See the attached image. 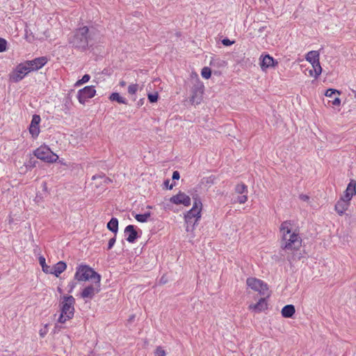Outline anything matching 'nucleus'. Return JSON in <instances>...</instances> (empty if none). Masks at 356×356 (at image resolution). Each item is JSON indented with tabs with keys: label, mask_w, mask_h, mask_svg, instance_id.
Wrapping results in <instances>:
<instances>
[{
	"label": "nucleus",
	"mask_w": 356,
	"mask_h": 356,
	"mask_svg": "<svg viewBox=\"0 0 356 356\" xmlns=\"http://www.w3.org/2000/svg\"><path fill=\"white\" fill-rule=\"evenodd\" d=\"M305 58L311 64L319 63V53L317 51H310L306 55Z\"/></svg>",
	"instance_id": "obj_24"
},
{
	"label": "nucleus",
	"mask_w": 356,
	"mask_h": 356,
	"mask_svg": "<svg viewBox=\"0 0 356 356\" xmlns=\"http://www.w3.org/2000/svg\"><path fill=\"white\" fill-rule=\"evenodd\" d=\"M39 263H40L41 268H42L43 272L47 273L49 272V270H50L51 267L48 266L47 265V264L45 263V259L44 258L43 256L40 257Z\"/></svg>",
	"instance_id": "obj_30"
},
{
	"label": "nucleus",
	"mask_w": 356,
	"mask_h": 356,
	"mask_svg": "<svg viewBox=\"0 0 356 356\" xmlns=\"http://www.w3.org/2000/svg\"><path fill=\"white\" fill-rule=\"evenodd\" d=\"M306 71H308V73H309V75L311 76H314V70L311 68V69H307Z\"/></svg>",
	"instance_id": "obj_46"
},
{
	"label": "nucleus",
	"mask_w": 356,
	"mask_h": 356,
	"mask_svg": "<svg viewBox=\"0 0 356 356\" xmlns=\"http://www.w3.org/2000/svg\"><path fill=\"white\" fill-rule=\"evenodd\" d=\"M74 303H76V300L72 296H63V300L60 302V314H59L58 318V323H65V322L73 318Z\"/></svg>",
	"instance_id": "obj_2"
},
{
	"label": "nucleus",
	"mask_w": 356,
	"mask_h": 356,
	"mask_svg": "<svg viewBox=\"0 0 356 356\" xmlns=\"http://www.w3.org/2000/svg\"><path fill=\"white\" fill-rule=\"evenodd\" d=\"M179 179V173L178 171H175L172 172V179L173 180H175V179Z\"/></svg>",
	"instance_id": "obj_42"
},
{
	"label": "nucleus",
	"mask_w": 356,
	"mask_h": 356,
	"mask_svg": "<svg viewBox=\"0 0 356 356\" xmlns=\"http://www.w3.org/2000/svg\"><path fill=\"white\" fill-rule=\"evenodd\" d=\"M74 279L79 282H87L90 280L101 281L102 276L88 265L80 264L76 268Z\"/></svg>",
	"instance_id": "obj_4"
},
{
	"label": "nucleus",
	"mask_w": 356,
	"mask_h": 356,
	"mask_svg": "<svg viewBox=\"0 0 356 356\" xmlns=\"http://www.w3.org/2000/svg\"><path fill=\"white\" fill-rule=\"evenodd\" d=\"M355 186L356 181L354 179H350L348 185H347L346 189L345 191V194H343L341 198L347 200H350L356 193Z\"/></svg>",
	"instance_id": "obj_17"
},
{
	"label": "nucleus",
	"mask_w": 356,
	"mask_h": 356,
	"mask_svg": "<svg viewBox=\"0 0 356 356\" xmlns=\"http://www.w3.org/2000/svg\"><path fill=\"white\" fill-rule=\"evenodd\" d=\"M260 60V66L262 70H266L267 68L274 66V59L269 55H266L264 57L261 56Z\"/></svg>",
	"instance_id": "obj_22"
},
{
	"label": "nucleus",
	"mask_w": 356,
	"mask_h": 356,
	"mask_svg": "<svg viewBox=\"0 0 356 356\" xmlns=\"http://www.w3.org/2000/svg\"><path fill=\"white\" fill-rule=\"evenodd\" d=\"M235 191L238 194L243 195L238 196L236 202L240 204H244L248 200V187L244 184L241 183L236 186Z\"/></svg>",
	"instance_id": "obj_11"
},
{
	"label": "nucleus",
	"mask_w": 356,
	"mask_h": 356,
	"mask_svg": "<svg viewBox=\"0 0 356 356\" xmlns=\"http://www.w3.org/2000/svg\"><path fill=\"white\" fill-rule=\"evenodd\" d=\"M151 216V213L149 211H147L143 214H136L135 215L134 218L136 221L139 222H146L147 220H149V218Z\"/></svg>",
	"instance_id": "obj_27"
},
{
	"label": "nucleus",
	"mask_w": 356,
	"mask_h": 356,
	"mask_svg": "<svg viewBox=\"0 0 356 356\" xmlns=\"http://www.w3.org/2000/svg\"><path fill=\"white\" fill-rule=\"evenodd\" d=\"M139 89V85L137 83H131L128 86L127 92L130 95H134Z\"/></svg>",
	"instance_id": "obj_29"
},
{
	"label": "nucleus",
	"mask_w": 356,
	"mask_h": 356,
	"mask_svg": "<svg viewBox=\"0 0 356 356\" xmlns=\"http://www.w3.org/2000/svg\"><path fill=\"white\" fill-rule=\"evenodd\" d=\"M124 233L125 239L131 243H134L136 239L138 237V232H136L134 225H130L125 227Z\"/></svg>",
	"instance_id": "obj_15"
},
{
	"label": "nucleus",
	"mask_w": 356,
	"mask_h": 356,
	"mask_svg": "<svg viewBox=\"0 0 356 356\" xmlns=\"http://www.w3.org/2000/svg\"><path fill=\"white\" fill-rule=\"evenodd\" d=\"M155 356H165V352L161 346H159L155 350Z\"/></svg>",
	"instance_id": "obj_37"
},
{
	"label": "nucleus",
	"mask_w": 356,
	"mask_h": 356,
	"mask_svg": "<svg viewBox=\"0 0 356 356\" xmlns=\"http://www.w3.org/2000/svg\"><path fill=\"white\" fill-rule=\"evenodd\" d=\"M312 65V69L314 72V77L316 79L322 72V67L320 65V62L317 63H313Z\"/></svg>",
	"instance_id": "obj_28"
},
{
	"label": "nucleus",
	"mask_w": 356,
	"mask_h": 356,
	"mask_svg": "<svg viewBox=\"0 0 356 356\" xmlns=\"http://www.w3.org/2000/svg\"><path fill=\"white\" fill-rule=\"evenodd\" d=\"M30 70L26 63L19 64L16 68L10 74V81L13 83H17L30 72Z\"/></svg>",
	"instance_id": "obj_8"
},
{
	"label": "nucleus",
	"mask_w": 356,
	"mask_h": 356,
	"mask_svg": "<svg viewBox=\"0 0 356 356\" xmlns=\"http://www.w3.org/2000/svg\"><path fill=\"white\" fill-rule=\"evenodd\" d=\"M350 201L346 199L341 198L335 204V211L338 214L342 216L345 211L348 209L350 205Z\"/></svg>",
	"instance_id": "obj_20"
},
{
	"label": "nucleus",
	"mask_w": 356,
	"mask_h": 356,
	"mask_svg": "<svg viewBox=\"0 0 356 356\" xmlns=\"http://www.w3.org/2000/svg\"><path fill=\"white\" fill-rule=\"evenodd\" d=\"M115 242L116 238L115 236L111 238L110 240L108 241V249L111 250Z\"/></svg>",
	"instance_id": "obj_38"
},
{
	"label": "nucleus",
	"mask_w": 356,
	"mask_h": 356,
	"mask_svg": "<svg viewBox=\"0 0 356 356\" xmlns=\"http://www.w3.org/2000/svg\"><path fill=\"white\" fill-rule=\"evenodd\" d=\"M99 291H101V281H95L93 284L85 286L81 292L80 296L87 301L93 299Z\"/></svg>",
	"instance_id": "obj_7"
},
{
	"label": "nucleus",
	"mask_w": 356,
	"mask_h": 356,
	"mask_svg": "<svg viewBox=\"0 0 356 356\" xmlns=\"http://www.w3.org/2000/svg\"><path fill=\"white\" fill-rule=\"evenodd\" d=\"M33 156H58V155L54 153L47 145H42L34 151Z\"/></svg>",
	"instance_id": "obj_21"
},
{
	"label": "nucleus",
	"mask_w": 356,
	"mask_h": 356,
	"mask_svg": "<svg viewBox=\"0 0 356 356\" xmlns=\"http://www.w3.org/2000/svg\"><path fill=\"white\" fill-rule=\"evenodd\" d=\"M40 117L38 115H33L29 127V132L33 138L37 137L40 133L39 124Z\"/></svg>",
	"instance_id": "obj_13"
},
{
	"label": "nucleus",
	"mask_w": 356,
	"mask_h": 356,
	"mask_svg": "<svg viewBox=\"0 0 356 356\" xmlns=\"http://www.w3.org/2000/svg\"><path fill=\"white\" fill-rule=\"evenodd\" d=\"M89 38V29L88 26H83L76 30L70 38L69 42L76 49H85L88 47Z\"/></svg>",
	"instance_id": "obj_3"
},
{
	"label": "nucleus",
	"mask_w": 356,
	"mask_h": 356,
	"mask_svg": "<svg viewBox=\"0 0 356 356\" xmlns=\"http://www.w3.org/2000/svg\"><path fill=\"white\" fill-rule=\"evenodd\" d=\"M143 102H144V99H140L139 100V102H138V106H142L143 104Z\"/></svg>",
	"instance_id": "obj_48"
},
{
	"label": "nucleus",
	"mask_w": 356,
	"mask_h": 356,
	"mask_svg": "<svg viewBox=\"0 0 356 356\" xmlns=\"http://www.w3.org/2000/svg\"><path fill=\"white\" fill-rule=\"evenodd\" d=\"M47 63V58L45 56L36 58L32 60L26 62L31 72L42 68Z\"/></svg>",
	"instance_id": "obj_10"
},
{
	"label": "nucleus",
	"mask_w": 356,
	"mask_h": 356,
	"mask_svg": "<svg viewBox=\"0 0 356 356\" xmlns=\"http://www.w3.org/2000/svg\"><path fill=\"white\" fill-rule=\"evenodd\" d=\"M106 227L116 234L118 229V221L117 218L114 217L112 218L108 222V225H106Z\"/></svg>",
	"instance_id": "obj_26"
},
{
	"label": "nucleus",
	"mask_w": 356,
	"mask_h": 356,
	"mask_svg": "<svg viewBox=\"0 0 356 356\" xmlns=\"http://www.w3.org/2000/svg\"><path fill=\"white\" fill-rule=\"evenodd\" d=\"M353 92L355 93V96L356 97V91L353 90Z\"/></svg>",
	"instance_id": "obj_49"
},
{
	"label": "nucleus",
	"mask_w": 356,
	"mask_h": 356,
	"mask_svg": "<svg viewBox=\"0 0 356 356\" xmlns=\"http://www.w3.org/2000/svg\"><path fill=\"white\" fill-rule=\"evenodd\" d=\"M126 82L124 81H120V83H119V85L121 86V87H124L126 86Z\"/></svg>",
	"instance_id": "obj_47"
},
{
	"label": "nucleus",
	"mask_w": 356,
	"mask_h": 356,
	"mask_svg": "<svg viewBox=\"0 0 356 356\" xmlns=\"http://www.w3.org/2000/svg\"><path fill=\"white\" fill-rule=\"evenodd\" d=\"M95 94L94 86H86L78 91L77 98L80 104H85L87 99L93 97Z\"/></svg>",
	"instance_id": "obj_9"
},
{
	"label": "nucleus",
	"mask_w": 356,
	"mask_h": 356,
	"mask_svg": "<svg viewBox=\"0 0 356 356\" xmlns=\"http://www.w3.org/2000/svg\"><path fill=\"white\" fill-rule=\"evenodd\" d=\"M246 284L248 288L258 292L259 294L262 296L267 294L268 286L266 283L263 280L251 277L247 279Z\"/></svg>",
	"instance_id": "obj_6"
},
{
	"label": "nucleus",
	"mask_w": 356,
	"mask_h": 356,
	"mask_svg": "<svg viewBox=\"0 0 356 356\" xmlns=\"http://www.w3.org/2000/svg\"><path fill=\"white\" fill-rule=\"evenodd\" d=\"M6 49H7V41L3 38H0V53L5 51L6 50Z\"/></svg>",
	"instance_id": "obj_36"
},
{
	"label": "nucleus",
	"mask_w": 356,
	"mask_h": 356,
	"mask_svg": "<svg viewBox=\"0 0 356 356\" xmlns=\"http://www.w3.org/2000/svg\"><path fill=\"white\" fill-rule=\"evenodd\" d=\"M47 325H46V326H44V327L43 329L40 330L39 334H40V336L42 337V338L47 335Z\"/></svg>",
	"instance_id": "obj_40"
},
{
	"label": "nucleus",
	"mask_w": 356,
	"mask_h": 356,
	"mask_svg": "<svg viewBox=\"0 0 356 356\" xmlns=\"http://www.w3.org/2000/svg\"><path fill=\"white\" fill-rule=\"evenodd\" d=\"M280 232L282 250L295 251L302 246V238L292 220H287L282 222L280 227Z\"/></svg>",
	"instance_id": "obj_1"
},
{
	"label": "nucleus",
	"mask_w": 356,
	"mask_h": 356,
	"mask_svg": "<svg viewBox=\"0 0 356 356\" xmlns=\"http://www.w3.org/2000/svg\"><path fill=\"white\" fill-rule=\"evenodd\" d=\"M109 99L112 102H117L119 104H127V101L125 98L122 97L118 92H113Z\"/></svg>",
	"instance_id": "obj_25"
},
{
	"label": "nucleus",
	"mask_w": 356,
	"mask_h": 356,
	"mask_svg": "<svg viewBox=\"0 0 356 356\" xmlns=\"http://www.w3.org/2000/svg\"><path fill=\"white\" fill-rule=\"evenodd\" d=\"M332 103L334 106H339L341 104V99L339 97H335Z\"/></svg>",
	"instance_id": "obj_41"
},
{
	"label": "nucleus",
	"mask_w": 356,
	"mask_h": 356,
	"mask_svg": "<svg viewBox=\"0 0 356 356\" xmlns=\"http://www.w3.org/2000/svg\"><path fill=\"white\" fill-rule=\"evenodd\" d=\"M90 79L89 74H85L81 79L77 81L75 83V86H79L85 83H87Z\"/></svg>",
	"instance_id": "obj_31"
},
{
	"label": "nucleus",
	"mask_w": 356,
	"mask_h": 356,
	"mask_svg": "<svg viewBox=\"0 0 356 356\" xmlns=\"http://www.w3.org/2000/svg\"><path fill=\"white\" fill-rule=\"evenodd\" d=\"M202 210V202L200 199H194L193 208L186 214L185 218L186 223L197 222L200 218V212Z\"/></svg>",
	"instance_id": "obj_5"
},
{
	"label": "nucleus",
	"mask_w": 356,
	"mask_h": 356,
	"mask_svg": "<svg viewBox=\"0 0 356 356\" xmlns=\"http://www.w3.org/2000/svg\"><path fill=\"white\" fill-rule=\"evenodd\" d=\"M147 97L151 103L156 102L159 98L158 92H155L154 94L149 93L147 95Z\"/></svg>",
	"instance_id": "obj_35"
},
{
	"label": "nucleus",
	"mask_w": 356,
	"mask_h": 356,
	"mask_svg": "<svg viewBox=\"0 0 356 356\" xmlns=\"http://www.w3.org/2000/svg\"><path fill=\"white\" fill-rule=\"evenodd\" d=\"M211 74V71L210 68L205 67L202 70V76L204 79H209L210 78Z\"/></svg>",
	"instance_id": "obj_32"
},
{
	"label": "nucleus",
	"mask_w": 356,
	"mask_h": 356,
	"mask_svg": "<svg viewBox=\"0 0 356 356\" xmlns=\"http://www.w3.org/2000/svg\"><path fill=\"white\" fill-rule=\"evenodd\" d=\"M299 198H300V200L305 201V202L307 201L309 199V197L307 195H305V194L300 195Z\"/></svg>",
	"instance_id": "obj_43"
},
{
	"label": "nucleus",
	"mask_w": 356,
	"mask_h": 356,
	"mask_svg": "<svg viewBox=\"0 0 356 356\" xmlns=\"http://www.w3.org/2000/svg\"><path fill=\"white\" fill-rule=\"evenodd\" d=\"M170 202L175 204H182L184 206H189L191 204L190 197L182 193H179L177 195L171 197Z\"/></svg>",
	"instance_id": "obj_14"
},
{
	"label": "nucleus",
	"mask_w": 356,
	"mask_h": 356,
	"mask_svg": "<svg viewBox=\"0 0 356 356\" xmlns=\"http://www.w3.org/2000/svg\"><path fill=\"white\" fill-rule=\"evenodd\" d=\"M170 183V181L168 179L165 180L164 186H166V188H168V189H172V185H170L169 184Z\"/></svg>",
	"instance_id": "obj_44"
},
{
	"label": "nucleus",
	"mask_w": 356,
	"mask_h": 356,
	"mask_svg": "<svg viewBox=\"0 0 356 356\" xmlns=\"http://www.w3.org/2000/svg\"><path fill=\"white\" fill-rule=\"evenodd\" d=\"M69 286H70L69 292H72L73 291V289H74V287L76 286V283L75 282L70 283Z\"/></svg>",
	"instance_id": "obj_45"
},
{
	"label": "nucleus",
	"mask_w": 356,
	"mask_h": 356,
	"mask_svg": "<svg viewBox=\"0 0 356 356\" xmlns=\"http://www.w3.org/2000/svg\"><path fill=\"white\" fill-rule=\"evenodd\" d=\"M267 309V302L266 300L264 298H262L259 300L258 302L256 304H252L248 306V309L253 311L256 313H259L263 311H265Z\"/></svg>",
	"instance_id": "obj_19"
},
{
	"label": "nucleus",
	"mask_w": 356,
	"mask_h": 356,
	"mask_svg": "<svg viewBox=\"0 0 356 356\" xmlns=\"http://www.w3.org/2000/svg\"><path fill=\"white\" fill-rule=\"evenodd\" d=\"M66 268L67 265L65 261H59L51 267L49 272L47 273L54 275L56 277H59V275L66 270Z\"/></svg>",
	"instance_id": "obj_18"
},
{
	"label": "nucleus",
	"mask_w": 356,
	"mask_h": 356,
	"mask_svg": "<svg viewBox=\"0 0 356 356\" xmlns=\"http://www.w3.org/2000/svg\"><path fill=\"white\" fill-rule=\"evenodd\" d=\"M295 307L292 305H288L281 310V315L284 318H291L295 314Z\"/></svg>",
	"instance_id": "obj_23"
},
{
	"label": "nucleus",
	"mask_w": 356,
	"mask_h": 356,
	"mask_svg": "<svg viewBox=\"0 0 356 356\" xmlns=\"http://www.w3.org/2000/svg\"><path fill=\"white\" fill-rule=\"evenodd\" d=\"M34 158H30L29 161H15V166L18 168L19 170H20V173H25L27 170L31 169L35 165V161L33 160Z\"/></svg>",
	"instance_id": "obj_16"
},
{
	"label": "nucleus",
	"mask_w": 356,
	"mask_h": 356,
	"mask_svg": "<svg viewBox=\"0 0 356 356\" xmlns=\"http://www.w3.org/2000/svg\"><path fill=\"white\" fill-rule=\"evenodd\" d=\"M36 159H40V160L44 162L53 163L58 160V157H37Z\"/></svg>",
	"instance_id": "obj_34"
},
{
	"label": "nucleus",
	"mask_w": 356,
	"mask_h": 356,
	"mask_svg": "<svg viewBox=\"0 0 356 356\" xmlns=\"http://www.w3.org/2000/svg\"><path fill=\"white\" fill-rule=\"evenodd\" d=\"M337 93L338 95H340V92L336 89H332V88H330V89H327L325 92V95L326 97H332V96Z\"/></svg>",
	"instance_id": "obj_33"
},
{
	"label": "nucleus",
	"mask_w": 356,
	"mask_h": 356,
	"mask_svg": "<svg viewBox=\"0 0 356 356\" xmlns=\"http://www.w3.org/2000/svg\"><path fill=\"white\" fill-rule=\"evenodd\" d=\"M203 86H196L193 88V94L190 99V102L193 104H200L202 100Z\"/></svg>",
	"instance_id": "obj_12"
},
{
	"label": "nucleus",
	"mask_w": 356,
	"mask_h": 356,
	"mask_svg": "<svg viewBox=\"0 0 356 356\" xmlns=\"http://www.w3.org/2000/svg\"><path fill=\"white\" fill-rule=\"evenodd\" d=\"M222 43L225 46H229L234 43V41H231L227 38H225L222 40Z\"/></svg>",
	"instance_id": "obj_39"
}]
</instances>
